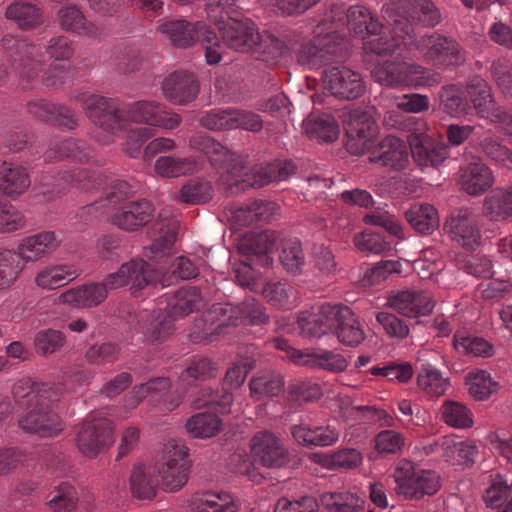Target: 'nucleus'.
I'll list each match as a JSON object with an SVG mask.
<instances>
[{
  "instance_id": "b1692460",
  "label": "nucleus",
  "mask_w": 512,
  "mask_h": 512,
  "mask_svg": "<svg viewBox=\"0 0 512 512\" xmlns=\"http://www.w3.org/2000/svg\"><path fill=\"white\" fill-rule=\"evenodd\" d=\"M369 161L393 170H403L409 163L406 144L395 136H386L371 152Z\"/></svg>"
},
{
  "instance_id": "49530a36",
  "label": "nucleus",
  "mask_w": 512,
  "mask_h": 512,
  "mask_svg": "<svg viewBox=\"0 0 512 512\" xmlns=\"http://www.w3.org/2000/svg\"><path fill=\"white\" fill-rule=\"evenodd\" d=\"M7 19L14 21L21 29H31L42 23L39 9L32 3L16 1L10 4L5 13Z\"/></svg>"
},
{
  "instance_id": "9b49d317",
  "label": "nucleus",
  "mask_w": 512,
  "mask_h": 512,
  "mask_svg": "<svg viewBox=\"0 0 512 512\" xmlns=\"http://www.w3.org/2000/svg\"><path fill=\"white\" fill-rule=\"evenodd\" d=\"M112 422L104 417L89 416L81 424L76 444L86 457L95 458L114 443Z\"/></svg>"
},
{
  "instance_id": "864d4df0",
  "label": "nucleus",
  "mask_w": 512,
  "mask_h": 512,
  "mask_svg": "<svg viewBox=\"0 0 512 512\" xmlns=\"http://www.w3.org/2000/svg\"><path fill=\"white\" fill-rule=\"evenodd\" d=\"M484 500L487 506L495 509L496 512H509L512 501V480L510 484L502 480L494 482L486 490Z\"/></svg>"
},
{
  "instance_id": "6ab92c4d",
  "label": "nucleus",
  "mask_w": 512,
  "mask_h": 512,
  "mask_svg": "<svg viewBox=\"0 0 512 512\" xmlns=\"http://www.w3.org/2000/svg\"><path fill=\"white\" fill-rule=\"evenodd\" d=\"M341 304H322L311 311L300 312L298 325L301 332L309 337H321L333 331Z\"/></svg>"
},
{
  "instance_id": "4c0bfd02",
  "label": "nucleus",
  "mask_w": 512,
  "mask_h": 512,
  "mask_svg": "<svg viewBox=\"0 0 512 512\" xmlns=\"http://www.w3.org/2000/svg\"><path fill=\"white\" fill-rule=\"evenodd\" d=\"M192 512H237L231 495L225 492L195 494L190 502Z\"/></svg>"
},
{
  "instance_id": "2eb2a0df",
  "label": "nucleus",
  "mask_w": 512,
  "mask_h": 512,
  "mask_svg": "<svg viewBox=\"0 0 512 512\" xmlns=\"http://www.w3.org/2000/svg\"><path fill=\"white\" fill-rule=\"evenodd\" d=\"M346 148L354 155H362L369 148L376 133V123L373 116L361 108L349 111L344 117Z\"/></svg>"
},
{
  "instance_id": "4468645a",
  "label": "nucleus",
  "mask_w": 512,
  "mask_h": 512,
  "mask_svg": "<svg viewBox=\"0 0 512 512\" xmlns=\"http://www.w3.org/2000/svg\"><path fill=\"white\" fill-rule=\"evenodd\" d=\"M213 22L220 34L222 45L232 50L250 53L255 39H259V29L249 18H215Z\"/></svg>"
},
{
  "instance_id": "2f4dec72",
  "label": "nucleus",
  "mask_w": 512,
  "mask_h": 512,
  "mask_svg": "<svg viewBox=\"0 0 512 512\" xmlns=\"http://www.w3.org/2000/svg\"><path fill=\"white\" fill-rule=\"evenodd\" d=\"M76 277V271L66 264H48L40 267L34 275L33 283L41 290H55L63 287Z\"/></svg>"
},
{
  "instance_id": "423d86ee",
  "label": "nucleus",
  "mask_w": 512,
  "mask_h": 512,
  "mask_svg": "<svg viewBox=\"0 0 512 512\" xmlns=\"http://www.w3.org/2000/svg\"><path fill=\"white\" fill-rule=\"evenodd\" d=\"M191 461L186 445L177 440L164 444L156 462L162 488L166 492L181 490L188 481Z\"/></svg>"
},
{
  "instance_id": "bf43d9fd",
  "label": "nucleus",
  "mask_w": 512,
  "mask_h": 512,
  "mask_svg": "<svg viewBox=\"0 0 512 512\" xmlns=\"http://www.w3.org/2000/svg\"><path fill=\"white\" fill-rule=\"evenodd\" d=\"M468 391L476 400H485L497 391L498 385L486 371H476L468 374L466 379Z\"/></svg>"
},
{
  "instance_id": "9d476101",
  "label": "nucleus",
  "mask_w": 512,
  "mask_h": 512,
  "mask_svg": "<svg viewBox=\"0 0 512 512\" xmlns=\"http://www.w3.org/2000/svg\"><path fill=\"white\" fill-rule=\"evenodd\" d=\"M254 463L268 469H280L290 461L289 450L283 440L269 430L255 433L249 442Z\"/></svg>"
},
{
  "instance_id": "6e6552de",
  "label": "nucleus",
  "mask_w": 512,
  "mask_h": 512,
  "mask_svg": "<svg viewBox=\"0 0 512 512\" xmlns=\"http://www.w3.org/2000/svg\"><path fill=\"white\" fill-rule=\"evenodd\" d=\"M237 320L243 324L260 325L268 321V316L255 299H248L235 308L230 304H217L205 314L204 321L209 323L210 327L204 332V337L213 333L219 334L229 325H238Z\"/></svg>"
},
{
  "instance_id": "680f3d73",
  "label": "nucleus",
  "mask_w": 512,
  "mask_h": 512,
  "mask_svg": "<svg viewBox=\"0 0 512 512\" xmlns=\"http://www.w3.org/2000/svg\"><path fill=\"white\" fill-rule=\"evenodd\" d=\"M78 503V494L69 483H61L54 490L48 506L53 512H72Z\"/></svg>"
},
{
  "instance_id": "774afa93",
  "label": "nucleus",
  "mask_w": 512,
  "mask_h": 512,
  "mask_svg": "<svg viewBox=\"0 0 512 512\" xmlns=\"http://www.w3.org/2000/svg\"><path fill=\"white\" fill-rule=\"evenodd\" d=\"M130 490L134 497L151 499L155 496L156 488L151 475L143 467H135L130 476Z\"/></svg>"
},
{
  "instance_id": "c03bdc74",
  "label": "nucleus",
  "mask_w": 512,
  "mask_h": 512,
  "mask_svg": "<svg viewBox=\"0 0 512 512\" xmlns=\"http://www.w3.org/2000/svg\"><path fill=\"white\" fill-rule=\"evenodd\" d=\"M24 269L14 249L0 248V290L13 286Z\"/></svg>"
},
{
  "instance_id": "052dcab7",
  "label": "nucleus",
  "mask_w": 512,
  "mask_h": 512,
  "mask_svg": "<svg viewBox=\"0 0 512 512\" xmlns=\"http://www.w3.org/2000/svg\"><path fill=\"white\" fill-rule=\"evenodd\" d=\"M65 343V335L61 331L51 328L37 332L34 338L35 350L42 356L58 352Z\"/></svg>"
},
{
  "instance_id": "473e14b6",
  "label": "nucleus",
  "mask_w": 512,
  "mask_h": 512,
  "mask_svg": "<svg viewBox=\"0 0 512 512\" xmlns=\"http://www.w3.org/2000/svg\"><path fill=\"white\" fill-rule=\"evenodd\" d=\"M108 291L104 282L89 283L65 291L60 299L65 304L89 308L102 303L107 298Z\"/></svg>"
},
{
  "instance_id": "72a5a7b5",
  "label": "nucleus",
  "mask_w": 512,
  "mask_h": 512,
  "mask_svg": "<svg viewBox=\"0 0 512 512\" xmlns=\"http://www.w3.org/2000/svg\"><path fill=\"white\" fill-rule=\"evenodd\" d=\"M31 180L27 169L16 163L3 162L0 165V190L9 197L24 193Z\"/></svg>"
},
{
  "instance_id": "603ef678",
  "label": "nucleus",
  "mask_w": 512,
  "mask_h": 512,
  "mask_svg": "<svg viewBox=\"0 0 512 512\" xmlns=\"http://www.w3.org/2000/svg\"><path fill=\"white\" fill-rule=\"evenodd\" d=\"M442 420L449 426L463 429L473 425L472 412L456 401H445L441 408Z\"/></svg>"
},
{
  "instance_id": "412c9836",
  "label": "nucleus",
  "mask_w": 512,
  "mask_h": 512,
  "mask_svg": "<svg viewBox=\"0 0 512 512\" xmlns=\"http://www.w3.org/2000/svg\"><path fill=\"white\" fill-rule=\"evenodd\" d=\"M389 306L409 318L426 316L434 308L431 295L419 290H403L391 295L388 299Z\"/></svg>"
},
{
  "instance_id": "f03ea898",
  "label": "nucleus",
  "mask_w": 512,
  "mask_h": 512,
  "mask_svg": "<svg viewBox=\"0 0 512 512\" xmlns=\"http://www.w3.org/2000/svg\"><path fill=\"white\" fill-rule=\"evenodd\" d=\"M12 395L22 410L18 419L22 430L42 437L56 436L63 430L62 421L55 412L58 394L50 385L24 377L15 382Z\"/></svg>"
},
{
  "instance_id": "c9c22d12",
  "label": "nucleus",
  "mask_w": 512,
  "mask_h": 512,
  "mask_svg": "<svg viewBox=\"0 0 512 512\" xmlns=\"http://www.w3.org/2000/svg\"><path fill=\"white\" fill-rule=\"evenodd\" d=\"M129 271L128 281L132 293L159 282L162 287L169 286L173 281L160 277L159 273L151 269L150 265L142 259H133L126 262Z\"/></svg>"
},
{
  "instance_id": "39448f33",
  "label": "nucleus",
  "mask_w": 512,
  "mask_h": 512,
  "mask_svg": "<svg viewBox=\"0 0 512 512\" xmlns=\"http://www.w3.org/2000/svg\"><path fill=\"white\" fill-rule=\"evenodd\" d=\"M5 60L23 85L35 80L43 68L44 54L40 46L5 34L1 39Z\"/></svg>"
},
{
  "instance_id": "6e6d98bb",
  "label": "nucleus",
  "mask_w": 512,
  "mask_h": 512,
  "mask_svg": "<svg viewBox=\"0 0 512 512\" xmlns=\"http://www.w3.org/2000/svg\"><path fill=\"white\" fill-rule=\"evenodd\" d=\"M415 481L414 488L402 486L406 493V499H420L425 495H433L441 486L439 475L431 470H419Z\"/></svg>"
},
{
  "instance_id": "0eeeda50",
  "label": "nucleus",
  "mask_w": 512,
  "mask_h": 512,
  "mask_svg": "<svg viewBox=\"0 0 512 512\" xmlns=\"http://www.w3.org/2000/svg\"><path fill=\"white\" fill-rule=\"evenodd\" d=\"M324 19H328L330 29H336V34H339L341 27L347 25L350 34L363 41L379 35L383 30V24L377 16L359 4L350 6L347 10L342 4H333Z\"/></svg>"
},
{
  "instance_id": "5701e85b",
  "label": "nucleus",
  "mask_w": 512,
  "mask_h": 512,
  "mask_svg": "<svg viewBox=\"0 0 512 512\" xmlns=\"http://www.w3.org/2000/svg\"><path fill=\"white\" fill-rule=\"evenodd\" d=\"M165 98L174 105H186L196 99L199 85L195 77L187 72H174L162 83Z\"/></svg>"
},
{
  "instance_id": "09e8293b",
  "label": "nucleus",
  "mask_w": 512,
  "mask_h": 512,
  "mask_svg": "<svg viewBox=\"0 0 512 512\" xmlns=\"http://www.w3.org/2000/svg\"><path fill=\"white\" fill-rule=\"evenodd\" d=\"M417 384L421 391L430 397H439L448 387V379L430 365H423L417 376Z\"/></svg>"
},
{
  "instance_id": "3c124183",
  "label": "nucleus",
  "mask_w": 512,
  "mask_h": 512,
  "mask_svg": "<svg viewBox=\"0 0 512 512\" xmlns=\"http://www.w3.org/2000/svg\"><path fill=\"white\" fill-rule=\"evenodd\" d=\"M278 207L274 202L254 201L250 205L240 207L235 211V217L244 225L257 221H268L276 213Z\"/></svg>"
},
{
  "instance_id": "a18cd8bd",
  "label": "nucleus",
  "mask_w": 512,
  "mask_h": 512,
  "mask_svg": "<svg viewBox=\"0 0 512 512\" xmlns=\"http://www.w3.org/2000/svg\"><path fill=\"white\" fill-rule=\"evenodd\" d=\"M222 427L221 419L213 413H197L185 424L187 433L193 438H211L218 434Z\"/></svg>"
},
{
  "instance_id": "f704fd0d",
  "label": "nucleus",
  "mask_w": 512,
  "mask_h": 512,
  "mask_svg": "<svg viewBox=\"0 0 512 512\" xmlns=\"http://www.w3.org/2000/svg\"><path fill=\"white\" fill-rule=\"evenodd\" d=\"M157 31L175 47L189 48L195 44V22L169 19L161 22Z\"/></svg>"
},
{
  "instance_id": "8fccbe9b",
  "label": "nucleus",
  "mask_w": 512,
  "mask_h": 512,
  "mask_svg": "<svg viewBox=\"0 0 512 512\" xmlns=\"http://www.w3.org/2000/svg\"><path fill=\"white\" fill-rule=\"evenodd\" d=\"M283 386L284 381L282 376L274 372L263 373L260 376L252 378L249 383L251 395L256 400L279 395Z\"/></svg>"
},
{
  "instance_id": "a878e982",
  "label": "nucleus",
  "mask_w": 512,
  "mask_h": 512,
  "mask_svg": "<svg viewBox=\"0 0 512 512\" xmlns=\"http://www.w3.org/2000/svg\"><path fill=\"white\" fill-rule=\"evenodd\" d=\"M495 181L492 170L482 162H472L462 166L459 171L461 189L471 196L486 192Z\"/></svg>"
},
{
  "instance_id": "5fc2aeb1",
  "label": "nucleus",
  "mask_w": 512,
  "mask_h": 512,
  "mask_svg": "<svg viewBox=\"0 0 512 512\" xmlns=\"http://www.w3.org/2000/svg\"><path fill=\"white\" fill-rule=\"evenodd\" d=\"M280 262L284 269L292 275H299L303 272L306 262L301 243L298 240H289L283 244Z\"/></svg>"
},
{
  "instance_id": "13d9d810",
  "label": "nucleus",
  "mask_w": 512,
  "mask_h": 512,
  "mask_svg": "<svg viewBox=\"0 0 512 512\" xmlns=\"http://www.w3.org/2000/svg\"><path fill=\"white\" fill-rule=\"evenodd\" d=\"M324 512H364L361 500L351 493H331L322 497Z\"/></svg>"
},
{
  "instance_id": "e433bc0d",
  "label": "nucleus",
  "mask_w": 512,
  "mask_h": 512,
  "mask_svg": "<svg viewBox=\"0 0 512 512\" xmlns=\"http://www.w3.org/2000/svg\"><path fill=\"white\" fill-rule=\"evenodd\" d=\"M441 456L452 465H467L474 461L476 447L465 441H457L451 436H446L435 444Z\"/></svg>"
},
{
  "instance_id": "dca6fc26",
  "label": "nucleus",
  "mask_w": 512,
  "mask_h": 512,
  "mask_svg": "<svg viewBox=\"0 0 512 512\" xmlns=\"http://www.w3.org/2000/svg\"><path fill=\"white\" fill-rule=\"evenodd\" d=\"M206 155L213 166L222 169L220 179L224 185L228 188L239 185L242 189L247 187V183H243L242 180L248 179L249 175L245 172V160L241 156L231 152L214 139Z\"/></svg>"
},
{
  "instance_id": "7c9ffc66",
  "label": "nucleus",
  "mask_w": 512,
  "mask_h": 512,
  "mask_svg": "<svg viewBox=\"0 0 512 512\" xmlns=\"http://www.w3.org/2000/svg\"><path fill=\"white\" fill-rule=\"evenodd\" d=\"M175 321L164 309L154 311L141 326L143 341L151 345L166 341L175 331Z\"/></svg>"
},
{
  "instance_id": "ea45409f",
  "label": "nucleus",
  "mask_w": 512,
  "mask_h": 512,
  "mask_svg": "<svg viewBox=\"0 0 512 512\" xmlns=\"http://www.w3.org/2000/svg\"><path fill=\"white\" fill-rule=\"evenodd\" d=\"M405 218L421 234H430L439 226L437 210L428 203L412 205L405 212Z\"/></svg>"
},
{
  "instance_id": "ddd939ff",
  "label": "nucleus",
  "mask_w": 512,
  "mask_h": 512,
  "mask_svg": "<svg viewBox=\"0 0 512 512\" xmlns=\"http://www.w3.org/2000/svg\"><path fill=\"white\" fill-rule=\"evenodd\" d=\"M426 131L427 124L423 121L411 130L408 136L411 154L419 167L437 168L449 157V148L447 144L436 141Z\"/></svg>"
},
{
  "instance_id": "4be33fe9",
  "label": "nucleus",
  "mask_w": 512,
  "mask_h": 512,
  "mask_svg": "<svg viewBox=\"0 0 512 512\" xmlns=\"http://www.w3.org/2000/svg\"><path fill=\"white\" fill-rule=\"evenodd\" d=\"M154 209L145 200L133 201L117 208L109 217L111 224L125 231L144 227L153 217Z\"/></svg>"
},
{
  "instance_id": "79ce46f5",
  "label": "nucleus",
  "mask_w": 512,
  "mask_h": 512,
  "mask_svg": "<svg viewBox=\"0 0 512 512\" xmlns=\"http://www.w3.org/2000/svg\"><path fill=\"white\" fill-rule=\"evenodd\" d=\"M303 129L310 137L324 142H333L339 137V126L330 115L310 116L303 122Z\"/></svg>"
},
{
  "instance_id": "20e7f679",
  "label": "nucleus",
  "mask_w": 512,
  "mask_h": 512,
  "mask_svg": "<svg viewBox=\"0 0 512 512\" xmlns=\"http://www.w3.org/2000/svg\"><path fill=\"white\" fill-rule=\"evenodd\" d=\"M312 39L301 43L295 52L299 65L309 69H318L329 63L341 50L343 38L330 29L328 19H323L315 27Z\"/></svg>"
},
{
  "instance_id": "de8ad7c7",
  "label": "nucleus",
  "mask_w": 512,
  "mask_h": 512,
  "mask_svg": "<svg viewBox=\"0 0 512 512\" xmlns=\"http://www.w3.org/2000/svg\"><path fill=\"white\" fill-rule=\"evenodd\" d=\"M453 347L462 355L474 357H489L492 355V345L481 337L456 331L453 336Z\"/></svg>"
},
{
  "instance_id": "bb28decb",
  "label": "nucleus",
  "mask_w": 512,
  "mask_h": 512,
  "mask_svg": "<svg viewBox=\"0 0 512 512\" xmlns=\"http://www.w3.org/2000/svg\"><path fill=\"white\" fill-rule=\"evenodd\" d=\"M467 93L480 117L493 122H506L505 116L497 107L491 94V88L486 81L481 78L471 80L467 85Z\"/></svg>"
},
{
  "instance_id": "f257e3e1",
  "label": "nucleus",
  "mask_w": 512,
  "mask_h": 512,
  "mask_svg": "<svg viewBox=\"0 0 512 512\" xmlns=\"http://www.w3.org/2000/svg\"><path fill=\"white\" fill-rule=\"evenodd\" d=\"M76 99L81 103L90 121L109 134L104 139L98 138V141L103 144L110 143L112 136L125 130L129 122L173 130L182 121L179 114L167 110L163 104L156 101L139 100L129 104L127 109L123 110L115 99L101 95L83 94Z\"/></svg>"
},
{
  "instance_id": "37998d69",
  "label": "nucleus",
  "mask_w": 512,
  "mask_h": 512,
  "mask_svg": "<svg viewBox=\"0 0 512 512\" xmlns=\"http://www.w3.org/2000/svg\"><path fill=\"white\" fill-rule=\"evenodd\" d=\"M198 164L195 158H175L171 156H161L154 163L155 172L166 178L180 177L189 175L197 171Z\"/></svg>"
},
{
  "instance_id": "f3484780",
  "label": "nucleus",
  "mask_w": 512,
  "mask_h": 512,
  "mask_svg": "<svg viewBox=\"0 0 512 512\" xmlns=\"http://www.w3.org/2000/svg\"><path fill=\"white\" fill-rule=\"evenodd\" d=\"M451 240L465 249H475L481 243V228L478 215L470 209H462L451 215L444 224Z\"/></svg>"
},
{
  "instance_id": "7ed1b4c3",
  "label": "nucleus",
  "mask_w": 512,
  "mask_h": 512,
  "mask_svg": "<svg viewBox=\"0 0 512 512\" xmlns=\"http://www.w3.org/2000/svg\"><path fill=\"white\" fill-rule=\"evenodd\" d=\"M373 79L386 87L434 86L441 82L439 73L416 63L406 61H384L371 71Z\"/></svg>"
},
{
  "instance_id": "a211bd4d",
  "label": "nucleus",
  "mask_w": 512,
  "mask_h": 512,
  "mask_svg": "<svg viewBox=\"0 0 512 512\" xmlns=\"http://www.w3.org/2000/svg\"><path fill=\"white\" fill-rule=\"evenodd\" d=\"M324 88L336 98L356 99L365 91L361 75L347 67H332L324 72Z\"/></svg>"
},
{
  "instance_id": "0e129e2a",
  "label": "nucleus",
  "mask_w": 512,
  "mask_h": 512,
  "mask_svg": "<svg viewBox=\"0 0 512 512\" xmlns=\"http://www.w3.org/2000/svg\"><path fill=\"white\" fill-rule=\"evenodd\" d=\"M199 122L211 131L233 130V108L211 109L202 115Z\"/></svg>"
},
{
  "instance_id": "a19ab883",
  "label": "nucleus",
  "mask_w": 512,
  "mask_h": 512,
  "mask_svg": "<svg viewBox=\"0 0 512 512\" xmlns=\"http://www.w3.org/2000/svg\"><path fill=\"white\" fill-rule=\"evenodd\" d=\"M508 194L505 187H497L483 199L482 214L491 221H502L512 217Z\"/></svg>"
},
{
  "instance_id": "4d7b16f0",
  "label": "nucleus",
  "mask_w": 512,
  "mask_h": 512,
  "mask_svg": "<svg viewBox=\"0 0 512 512\" xmlns=\"http://www.w3.org/2000/svg\"><path fill=\"white\" fill-rule=\"evenodd\" d=\"M408 21L414 25L419 23L426 27H434L441 20L437 7L429 0H417L407 14Z\"/></svg>"
},
{
  "instance_id": "cd10ccee",
  "label": "nucleus",
  "mask_w": 512,
  "mask_h": 512,
  "mask_svg": "<svg viewBox=\"0 0 512 512\" xmlns=\"http://www.w3.org/2000/svg\"><path fill=\"white\" fill-rule=\"evenodd\" d=\"M292 361L300 365H310L330 373H341L347 369L349 364L344 355L325 349L312 352L293 350Z\"/></svg>"
},
{
  "instance_id": "f8f14e48",
  "label": "nucleus",
  "mask_w": 512,
  "mask_h": 512,
  "mask_svg": "<svg viewBox=\"0 0 512 512\" xmlns=\"http://www.w3.org/2000/svg\"><path fill=\"white\" fill-rule=\"evenodd\" d=\"M391 26L390 36L369 37L363 41V48L366 52L379 56L394 54L401 46L407 48L414 36V28L407 18L402 16L393 17L390 13L384 17Z\"/></svg>"
},
{
  "instance_id": "58836bf2",
  "label": "nucleus",
  "mask_w": 512,
  "mask_h": 512,
  "mask_svg": "<svg viewBox=\"0 0 512 512\" xmlns=\"http://www.w3.org/2000/svg\"><path fill=\"white\" fill-rule=\"evenodd\" d=\"M287 51L288 47L284 41L267 31H259V39H255V45L250 53L264 62L273 64L278 62Z\"/></svg>"
},
{
  "instance_id": "338daca9",
  "label": "nucleus",
  "mask_w": 512,
  "mask_h": 512,
  "mask_svg": "<svg viewBox=\"0 0 512 512\" xmlns=\"http://www.w3.org/2000/svg\"><path fill=\"white\" fill-rule=\"evenodd\" d=\"M121 348L113 342H103L91 345L85 352V359L90 364L104 365L115 362L120 355Z\"/></svg>"
},
{
  "instance_id": "69168bd1",
  "label": "nucleus",
  "mask_w": 512,
  "mask_h": 512,
  "mask_svg": "<svg viewBox=\"0 0 512 512\" xmlns=\"http://www.w3.org/2000/svg\"><path fill=\"white\" fill-rule=\"evenodd\" d=\"M175 238L174 226L170 223L163 225L160 229V235L154 239L150 246L145 248V256L151 260H157L168 255L175 242Z\"/></svg>"
},
{
  "instance_id": "e2e57ef3",
  "label": "nucleus",
  "mask_w": 512,
  "mask_h": 512,
  "mask_svg": "<svg viewBox=\"0 0 512 512\" xmlns=\"http://www.w3.org/2000/svg\"><path fill=\"white\" fill-rule=\"evenodd\" d=\"M212 198V186L207 181H189L180 189L179 199L186 204H202Z\"/></svg>"
},
{
  "instance_id": "393cba45",
  "label": "nucleus",
  "mask_w": 512,
  "mask_h": 512,
  "mask_svg": "<svg viewBox=\"0 0 512 512\" xmlns=\"http://www.w3.org/2000/svg\"><path fill=\"white\" fill-rule=\"evenodd\" d=\"M58 17L62 29L79 36L100 39L108 32L105 25L88 21L76 6L62 8L58 13Z\"/></svg>"
},
{
  "instance_id": "1a4fd4ad",
  "label": "nucleus",
  "mask_w": 512,
  "mask_h": 512,
  "mask_svg": "<svg viewBox=\"0 0 512 512\" xmlns=\"http://www.w3.org/2000/svg\"><path fill=\"white\" fill-rule=\"evenodd\" d=\"M407 48H414L425 63L437 66L458 65L465 60L459 43L435 32L419 38L414 35Z\"/></svg>"
},
{
  "instance_id": "c756f323",
  "label": "nucleus",
  "mask_w": 512,
  "mask_h": 512,
  "mask_svg": "<svg viewBox=\"0 0 512 512\" xmlns=\"http://www.w3.org/2000/svg\"><path fill=\"white\" fill-rule=\"evenodd\" d=\"M333 332L340 343L348 347H357L365 340V332L354 312L345 305L340 306Z\"/></svg>"
},
{
  "instance_id": "c85d7f7f",
  "label": "nucleus",
  "mask_w": 512,
  "mask_h": 512,
  "mask_svg": "<svg viewBox=\"0 0 512 512\" xmlns=\"http://www.w3.org/2000/svg\"><path fill=\"white\" fill-rule=\"evenodd\" d=\"M203 305V297L197 287H184L167 296L164 310L179 320L198 311Z\"/></svg>"
},
{
  "instance_id": "aec40b11",
  "label": "nucleus",
  "mask_w": 512,
  "mask_h": 512,
  "mask_svg": "<svg viewBox=\"0 0 512 512\" xmlns=\"http://www.w3.org/2000/svg\"><path fill=\"white\" fill-rule=\"evenodd\" d=\"M59 246V241L54 232L43 231L21 239L14 249L23 266L28 263H35L49 256Z\"/></svg>"
}]
</instances>
